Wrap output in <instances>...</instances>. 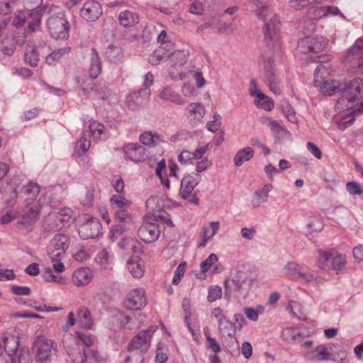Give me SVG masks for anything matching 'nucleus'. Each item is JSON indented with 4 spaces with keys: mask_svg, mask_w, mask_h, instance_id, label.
<instances>
[{
    "mask_svg": "<svg viewBox=\"0 0 363 363\" xmlns=\"http://www.w3.org/2000/svg\"><path fill=\"white\" fill-rule=\"evenodd\" d=\"M50 211L47 215V230L57 231L63 227H69L74 223L76 215L73 210L67 206H60L64 188L61 185L50 186Z\"/></svg>",
    "mask_w": 363,
    "mask_h": 363,
    "instance_id": "f257e3e1",
    "label": "nucleus"
},
{
    "mask_svg": "<svg viewBox=\"0 0 363 363\" xmlns=\"http://www.w3.org/2000/svg\"><path fill=\"white\" fill-rule=\"evenodd\" d=\"M255 279L247 270L236 269L224 281V297L228 301L234 298L238 301L245 300L249 295Z\"/></svg>",
    "mask_w": 363,
    "mask_h": 363,
    "instance_id": "f03ea898",
    "label": "nucleus"
},
{
    "mask_svg": "<svg viewBox=\"0 0 363 363\" xmlns=\"http://www.w3.org/2000/svg\"><path fill=\"white\" fill-rule=\"evenodd\" d=\"M257 17L264 21V41L268 47H280L279 30L280 21L278 16L261 0H253Z\"/></svg>",
    "mask_w": 363,
    "mask_h": 363,
    "instance_id": "7ed1b4c3",
    "label": "nucleus"
},
{
    "mask_svg": "<svg viewBox=\"0 0 363 363\" xmlns=\"http://www.w3.org/2000/svg\"><path fill=\"white\" fill-rule=\"evenodd\" d=\"M342 96L335 104L338 112L353 110L361 112L360 108H355L357 103L363 99V78L357 77L345 83L341 89Z\"/></svg>",
    "mask_w": 363,
    "mask_h": 363,
    "instance_id": "20e7f679",
    "label": "nucleus"
},
{
    "mask_svg": "<svg viewBox=\"0 0 363 363\" xmlns=\"http://www.w3.org/2000/svg\"><path fill=\"white\" fill-rule=\"evenodd\" d=\"M47 27L52 38L56 40H66L69 36L70 24L65 11L59 6L52 5L48 11Z\"/></svg>",
    "mask_w": 363,
    "mask_h": 363,
    "instance_id": "39448f33",
    "label": "nucleus"
},
{
    "mask_svg": "<svg viewBox=\"0 0 363 363\" xmlns=\"http://www.w3.org/2000/svg\"><path fill=\"white\" fill-rule=\"evenodd\" d=\"M70 244L68 235L64 233L56 234L50 241L48 253L50 257L52 269L57 273H62L65 270V265L61 262L65 257Z\"/></svg>",
    "mask_w": 363,
    "mask_h": 363,
    "instance_id": "423d86ee",
    "label": "nucleus"
},
{
    "mask_svg": "<svg viewBox=\"0 0 363 363\" xmlns=\"http://www.w3.org/2000/svg\"><path fill=\"white\" fill-rule=\"evenodd\" d=\"M4 350L7 354L12 357L17 355L18 363H30V352L27 347L18 348L19 340L16 336L3 337Z\"/></svg>",
    "mask_w": 363,
    "mask_h": 363,
    "instance_id": "0eeeda50",
    "label": "nucleus"
},
{
    "mask_svg": "<svg viewBox=\"0 0 363 363\" xmlns=\"http://www.w3.org/2000/svg\"><path fill=\"white\" fill-rule=\"evenodd\" d=\"M326 71L324 65H318L314 72V84L319 89L321 94L326 96H332L341 91L342 86L338 81H323L322 74Z\"/></svg>",
    "mask_w": 363,
    "mask_h": 363,
    "instance_id": "6e6552de",
    "label": "nucleus"
},
{
    "mask_svg": "<svg viewBox=\"0 0 363 363\" xmlns=\"http://www.w3.org/2000/svg\"><path fill=\"white\" fill-rule=\"evenodd\" d=\"M327 43V40L323 37L307 36L298 41L297 49L303 54L319 53L325 50Z\"/></svg>",
    "mask_w": 363,
    "mask_h": 363,
    "instance_id": "1a4fd4ad",
    "label": "nucleus"
},
{
    "mask_svg": "<svg viewBox=\"0 0 363 363\" xmlns=\"http://www.w3.org/2000/svg\"><path fill=\"white\" fill-rule=\"evenodd\" d=\"M79 234L82 239H94L103 235L102 225L96 218L86 215L84 223L79 226Z\"/></svg>",
    "mask_w": 363,
    "mask_h": 363,
    "instance_id": "9d476101",
    "label": "nucleus"
},
{
    "mask_svg": "<svg viewBox=\"0 0 363 363\" xmlns=\"http://www.w3.org/2000/svg\"><path fill=\"white\" fill-rule=\"evenodd\" d=\"M199 181V176L186 174L183 177L180 182L179 195L183 199H188L189 201L197 204L199 199L195 194H193L194 188L197 186Z\"/></svg>",
    "mask_w": 363,
    "mask_h": 363,
    "instance_id": "9b49d317",
    "label": "nucleus"
},
{
    "mask_svg": "<svg viewBox=\"0 0 363 363\" xmlns=\"http://www.w3.org/2000/svg\"><path fill=\"white\" fill-rule=\"evenodd\" d=\"M157 329V326H152L147 330L140 331L132 339L128 350H137L145 354L150 346L152 336Z\"/></svg>",
    "mask_w": 363,
    "mask_h": 363,
    "instance_id": "f8f14e48",
    "label": "nucleus"
},
{
    "mask_svg": "<svg viewBox=\"0 0 363 363\" xmlns=\"http://www.w3.org/2000/svg\"><path fill=\"white\" fill-rule=\"evenodd\" d=\"M147 304L146 293L143 288L138 287L129 291L124 301V306L129 310L140 311Z\"/></svg>",
    "mask_w": 363,
    "mask_h": 363,
    "instance_id": "ddd939ff",
    "label": "nucleus"
},
{
    "mask_svg": "<svg viewBox=\"0 0 363 363\" xmlns=\"http://www.w3.org/2000/svg\"><path fill=\"white\" fill-rule=\"evenodd\" d=\"M114 316L122 328L129 330L140 328L145 320V315L141 313L125 315L121 311H116Z\"/></svg>",
    "mask_w": 363,
    "mask_h": 363,
    "instance_id": "4468645a",
    "label": "nucleus"
},
{
    "mask_svg": "<svg viewBox=\"0 0 363 363\" xmlns=\"http://www.w3.org/2000/svg\"><path fill=\"white\" fill-rule=\"evenodd\" d=\"M68 354L74 363H96L102 359L97 352L91 350H85L79 346L69 350Z\"/></svg>",
    "mask_w": 363,
    "mask_h": 363,
    "instance_id": "2eb2a0df",
    "label": "nucleus"
},
{
    "mask_svg": "<svg viewBox=\"0 0 363 363\" xmlns=\"http://www.w3.org/2000/svg\"><path fill=\"white\" fill-rule=\"evenodd\" d=\"M189 55V52L188 50H176L169 56L172 63L169 69V76L172 79L182 80L184 78V74L182 72H175L174 69L177 66L182 67L186 62Z\"/></svg>",
    "mask_w": 363,
    "mask_h": 363,
    "instance_id": "dca6fc26",
    "label": "nucleus"
},
{
    "mask_svg": "<svg viewBox=\"0 0 363 363\" xmlns=\"http://www.w3.org/2000/svg\"><path fill=\"white\" fill-rule=\"evenodd\" d=\"M101 4L94 0L86 1L80 9V16L87 21H95L102 15Z\"/></svg>",
    "mask_w": 363,
    "mask_h": 363,
    "instance_id": "f3484780",
    "label": "nucleus"
},
{
    "mask_svg": "<svg viewBox=\"0 0 363 363\" xmlns=\"http://www.w3.org/2000/svg\"><path fill=\"white\" fill-rule=\"evenodd\" d=\"M43 0H25V4L27 6L29 13V21L28 26V32H34L39 27L41 16L36 9L40 6Z\"/></svg>",
    "mask_w": 363,
    "mask_h": 363,
    "instance_id": "a211bd4d",
    "label": "nucleus"
},
{
    "mask_svg": "<svg viewBox=\"0 0 363 363\" xmlns=\"http://www.w3.org/2000/svg\"><path fill=\"white\" fill-rule=\"evenodd\" d=\"M206 114L204 106L199 102H192L185 108V116L189 122L194 125L201 123Z\"/></svg>",
    "mask_w": 363,
    "mask_h": 363,
    "instance_id": "6ab92c4d",
    "label": "nucleus"
},
{
    "mask_svg": "<svg viewBox=\"0 0 363 363\" xmlns=\"http://www.w3.org/2000/svg\"><path fill=\"white\" fill-rule=\"evenodd\" d=\"M160 229L158 225L150 223H145L138 229L139 238L146 243H152L156 241L160 235Z\"/></svg>",
    "mask_w": 363,
    "mask_h": 363,
    "instance_id": "aec40b11",
    "label": "nucleus"
},
{
    "mask_svg": "<svg viewBox=\"0 0 363 363\" xmlns=\"http://www.w3.org/2000/svg\"><path fill=\"white\" fill-rule=\"evenodd\" d=\"M123 152L125 158L134 162H140L145 157V149L138 143H129L124 146Z\"/></svg>",
    "mask_w": 363,
    "mask_h": 363,
    "instance_id": "412c9836",
    "label": "nucleus"
},
{
    "mask_svg": "<svg viewBox=\"0 0 363 363\" xmlns=\"http://www.w3.org/2000/svg\"><path fill=\"white\" fill-rule=\"evenodd\" d=\"M158 97L163 101H170L179 106L186 104V101L182 95L175 91L170 86H164L158 94Z\"/></svg>",
    "mask_w": 363,
    "mask_h": 363,
    "instance_id": "4be33fe9",
    "label": "nucleus"
},
{
    "mask_svg": "<svg viewBox=\"0 0 363 363\" xmlns=\"http://www.w3.org/2000/svg\"><path fill=\"white\" fill-rule=\"evenodd\" d=\"M272 189V184H267L262 189L255 191L251 201L252 207L254 208H259L262 203L267 202L269 198V193Z\"/></svg>",
    "mask_w": 363,
    "mask_h": 363,
    "instance_id": "5701e85b",
    "label": "nucleus"
},
{
    "mask_svg": "<svg viewBox=\"0 0 363 363\" xmlns=\"http://www.w3.org/2000/svg\"><path fill=\"white\" fill-rule=\"evenodd\" d=\"M127 267L130 274L135 279H140L145 272L144 262L138 257H132L127 262Z\"/></svg>",
    "mask_w": 363,
    "mask_h": 363,
    "instance_id": "b1692460",
    "label": "nucleus"
},
{
    "mask_svg": "<svg viewBox=\"0 0 363 363\" xmlns=\"http://www.w3.org/2000/svg\"><path fill=\"white\" fill-rule=\"evenodd\" d=\"M220 228V223L218 221H211L208 225L203 226L202 228V240L199 244V247H205L207 242L213 239Z\"/></svg>",
    "mask_w": 363,
    "mask_h": 363,
    "instance_id": "393cba45",
    "label": "nucleus"
},
{
    "mask_svg": "<svg viewBox=\"0 0 363 363\" xmlns=\"http://www.w3.org/2000/svg\"><path fill=\"white\" fill-rule=\"evenodd\" d=\"M33 352L35 354V360L37 363L45 362V336L39 335L33 342Z\"/></svg>",
    "mask_w": 363,
    "mask_h": 363,
    "instance_id": "a878e982",
    "label": "nucleus"
},
{
    "mask_svg": "<svg viewBox=\"0 0 363 363\" xmlns=\"http://www.w3.org/2000/svg\"><path fill=\"white\" fill-rule=\"evenodd\" d=\"M101 72V58L99 55V53L96 52V50L93 48L90 54L89 59V76L92 79H96L100 74Z\"/></svg>",
    "mask_w": 363,
    "mask_h": 363,
    "instance_id": "bb28decb",
    "label": "nucleus"
},
{
    "mask_svg": "<svg viewBox=\"0 0 363 363\" xmlns=\"http://www.w3.org/2000/svg\"><path fill=\"white\" fill-rule=\"evenodd\" d=\"M140 142L150 147L156 146L164 142V136L153 131H145L140 135Z\"/></svg>",
    "mask_w": 363,
    "mask_h": 363,
    "instance_id": "cd10ccee",
    "label": "nucleus"
},
{
    "mask_svg": "<svg viewBox=\"0 0 363 363\" xmlns=\"http://www.w3.org/2000/svg\"><path fill=\"white\" fill-rule=\"evenodd\" d=\"M317 266L322 270L330 269L331 261L334 253V249L318 250Z\"/></svg>",
    "mask_w": 363,
    "mask_h": 363,
    "instance_id": "c85d7f7f",
    "label": "nucleus"
},
{
    "mask_svg": "<svg viewBox=\"0 0 363 363\" xmlns=\"http://www.w3.org/2000/svg\"><path fill=\"white\" fill-rule=\"evenodd\" d=\"M91 279V272L88 268L77 269L72 277V282L77 286H83L88 284Z\"/></svg>",
    "mask_w": 363,
    "mask_h": 363,
    "instance_id": "c756f323",
    "label": "nucleus"
},
{
    "mask_svg": "<svg viewBox=\"0 0 363 363\" xmlns=\"http://www.w3.org/2000/svg\"><path fill=\"white\" fill-rule=\"evenodd\" d=\"M77 324L82 328L91 330L93 326V320L89 310L85 307H80L77 311Z\"/></svg>",
    "mask_w": 363,
    "mask_h": 363,
    "instance_id": "7c9ffc66",
    "label": "nucleus"
},
{
    "mask_svg": "<svg viewBox=\"0 0 363 363\" xmlns=\"http://www.w3.org/2000/svg\"><path fill=\"white\" fill-rule=\"evenodd\" d=\"M113 260V254L109 247L103 248L95 257V262L101 268H107Z\"/></svg>",
    "mask_w": 363,
    "mask_h": 363,
    "instance_id": "2f4dec72",
    "label": "nucleus"
},
{
    "mask_svg": "<svg viewBox=\"0 0 363 363\" xmlns=\"http://www.w3.org/2000/svg\"><path fill=\"white\" fill-rule=\"evenodd\" d=\"M89 133L94 140H106L108 134L104 124L94 121L89 125Z\"/></svg>",
    "mask_w": 363,
    "mask_h": 363,
    "instance_id": "473e14b6",
    "label": "nucleus"
},
{
    "mask_svg": "<svg viewBox=\"0 0 363 363\" xmlns=\"http://www.w3.org/2000/svg\"><path fill=\"white\" fill-rule=\"evenodd\" d=\"M265 82L268 84L270 90L275 94H279L281 90L279 87L280 79L276 71L267 68L265 73Z\"/></svg>",
    "mask_w": 363,
    "mask_h": 363,
    "instance_id": "72a5a7b5",
    "label": "nucleus"
},
{
    "mask_svg": "<svg viewBox=\"0 0 363 363\" xmlns=\"http://www.w3.org/2000/svg\"><path fill=\"white\" fill-rule=\"evenodd\" d=\"M118 20L121 26L128 28L138 23V16L134 12L125 10L120 13Z\"/></svg>",
    "mask_w": 363,
    "mask_h": 363,
    "instance_id": "f704fd0d",
    "label": "nucleus"
},
{
    "mask_svg": "<svg viewBox=\"0 0 363 363\" xmlns=\"http://www.w3.org/2000/svg\"><path fill=\"white\" fill-rule=\"evenodd\" d=\"M254 150L250 147L239 150L234 157L235 165L240 167L245 162L250 161L254 157Z\"/></svg>",
    "mask_w": 363,
    "mask_h": 363,
    "instance_id": "c9c22d12",
    "label": "nucleus"
},
{
    "mask_svg": "<svg viewBox=\"0 0 363 363\" xmlns=\"http://www.w3.org/2000/svg\"><path fill=\"white\" fill-rule=\"evenodd\" d=\"M106 58L113 63L121 62L123 58V52L120 47L109 45L105 51Z\"/></svg>",
    "mask_w": 363,
    "mask_h": 363,
    "instance_id": "e433bc0d",
    "label": "nucleus"
},
{
    "mask_svg": "<svg viewBox=\"0 0 363 363\" xmlns=\"http://www.w3.org/2000/svg\"><path fill=\"white\" fill-rule=\"evenodd\" d=\"M155 174L166 189H170V182L166 173V162L164 159L159 161L155 168Z\"/></svg>",
    "mask_w": 363,
    "mask_h": 363,
    "instance_id": "4c0bfd02",
    "label": "nucleus"
},
{
    "mask_svg": "<svg viewBox=\"0 0 363 363\" xmlns=\"http://www.w3.org/2000/svg\"><path fill=\"white\" fill-rule=\"evenodd\" d=\"M111 208L113 211L128 209L131 206V201L121 195L115 194L110 199Z\"/></svg>",
    "mask_w": 363,
    "mask_h": 363,
    "instance_id": "58836bf2",
    "label": "nucleus"
},
{
    "mask_svg": "<svg viewBox=\"0 0 363 363\" xmlns=\"http://www.w3.org/2000/svg\"><path fill=\"white\" fill-rule=\"evenodd\" d=\"M303 266L295 262H288L283 267L282 272L286 276L294 279H297L300 274Z\"/></svg>",
    "mask_w": 363,
    "mask_h": 363,
    "instance_id": "ea45409f",
    "label": "nucleus"
},
{
    "mask_svg": "<svg viewBox=\"0 0 363 363\" xmlns=\"http://www.w3.org/2000/svg\"><path fill=\"white\" fill-rule=\"evenodd\" d=\"M297 279H301L306 284H311L314 286H316L323 281V279L321 277L315 276L311 272L305 271L303 267Z\"/></svg>",
    "mask_w": 363,
    "mask_h": 363,
    "instance_id": "a19ab883",
    "label": "nucleus"
},
{
    "mask_svg": "<svg viewBox=\"0 0 363 363\" xmlns=\"http://www.w3.org/2000/svg\"><path fill=\"white\" fill-rule=\"evenodd\" d=\"M315 11L318 13L317 16L320 18L326 16H340L341 18L345 19V16L344 14L340 11V9L335 6H323L318 9H316Z\"/></svg>",
    "mask_w": 363,
    "mask_h": 363,
    "instance_id": "79ce46f5",
    "label": "nucleus"
},
{
    "mask_svg": "<svg viewBox=\"0 0 363 363\" xmlns=\"http://www.w3.org/2000/svg\"><path fill=\"white\" fill-rule=\"evenodd\" d=\"M308 357V359L315 361H326L330 359L327 348L323 345L318 346Z\"/></svg>",
    "mask_w": 363,
    "mask_h": 363,
    "instance_id": "37998d69",
    "label": "nucleus"
},
{
    "mask_svg": "<svg viewBox=\"0 0 363 363\" xmlns=\"http://www.w3.org/2000/svg\"><path fill=\"white\" fill-rule=\"evenodd\" d=\"M345 255L338 253L335 250H334L330 269L336 272L341 271L345 267Z\"/></svg>",
    "mask_w": 363,
    "mask_h": 363,
    "instance_id": "c03bdc74",
    "label": "nucleus"
},
{
    "mask_svg": "<svg viewBox=\"0 0 363 363\" xmlns=\"http://www.w3.org/2000/svg\"><path fill=\"white\" fill-rule=\"evenodd\" d=\"M71 52L70 47H65L58 50H54L51 54L47 55V65H54L58 62L60 58L69 54Z\"/></svg>",
    "mask_w": 363,
    "mask_h": 363,
    "instance_id": "a18cd8bd",
    "label": "nucleus"
},
{
    "mask_svg": "<svg viewBox=\"0 0 363 363\" xmlns=\"http://www.w3.org/2000/svg\"><path fill=\"white\" fill-rule=\"evenodd\" d=\"M254 103L257 107L267 111H271L274 106V101L265 94H259Z\"/></svg>",
    "mask_w": 363,
    "mask_h": 363,
    "instance_id": "49530a36",
    "label": "nucleus"
},
{
    "mask_svg": "<svg viewBox=\"0 0 363 363\" xmlns=\"http://www.w3.org/2000/svg\"><path fill=\"white\" fill-rule=\"evenodd\" d=\"M264 311V308L261 305H258L255 308L251 307L245 308L244 313L249 320L252 321H257L258 320L259 315L262 314Z\"/></svg>",
    "mask_w": 363,
    "mask_h": 363,
    "instance_id": "de8ad7c7",
    "label": "nucleus"
},
{
    "mask_svg": "<svg viewBox=\"0 0 363 363\" xmlns=\"http://www.w3.org/2000/svg\"><path fill=\"white\" fill-rule=\"evenodd\" d=\"M306 228L309 233L320 232L323 228V223L319 216H313L311 218Z\"/></svg>",
    "mask_w": 363,
    "mask_h": 363,
    "instance_id": "09e8293b",
    "label": "nucleus"
},
{
    "mask_svg": "<svg viewBox=\"0 0 363 363\" xmlns=\"http://www.w3.org/2000/svg\"><path fill=\"white\" fill-rule=\"evenodd\" d=\"M182 308L184 313V320L188 327V329L194 335V332L191 327L190 319H191V301L189 298H184L182 301Z\"/></svg>",
    "mask_w": 363,
    "mask_h": 363,
    "instance_id": "8fccbe9b",
    "label": "nucleus"
},
{
    "mask_svg": "<svg viewBox=\"0 0 363 363\" xmlns=\"http://www.w3.org/2000/svg\"><path fill=\"white\" fill-rule=\"evenodd\" d=\"M348 57L363 56V38H358L348 50Z\"/></svg>",
    "mask_w": 363,
    "mask_h": 363,
    "instance_id": "3c124183",
    "label": "nucleus"
},
{
    "mask_svg": "<svg viewBox=\"0 0 363 363\" xmlns=\"http://www.w3.org/2000/svg\"><path fill=\"white\" fill-rule=\"evenodd\" d=\"M203 334L206 338V347L215 353L219 352L221 350L220 345L215 338H213L208 329H204Z\"/></svg>",
    "mask_w": 363,
    "mask_h": 363,
    "instance_id": "603ef678",
    "label": "nucleus"
},
{
    "mask_svg": "<svg viewBox=\"0 0 363 363\" xmlns=\"http://www.w3.org/2000/svg\"><path fill=\"white\" fill-rule=\"evenodd\" d=\"M345 189L352 196H360L363 194V186L354 181L347 182Z\"/></svg>",
    "mask_w": 363,
    "mask_h": 363,
    "instance_id": "864d4df0",
    "label": "nucleus"
},
{
    "mask_svg": "<svg viewBox=\"0 0 363 363\" xmlns=\"http://www.w3.org/2000/svg\"><path fill=\"white\" fill-rule=\"evenodd\" d=\"M218 330L223 336H231L233 332V326L231 322L225 318L218 322Z\"/></svg>",
    "mask_w": 363,
    "mask_h": 363,
    "instance_id": "5fc2aeb1",
    "label": "nucleus"
},
{
    "mask_svg": "<svg viewBox=\"0 0 363 363\" xmlns=\"http://www.w3.org/2000/svg\"><path fill=\"white\" fill-rule=\"evenodd\" d=\"M25 61L27 64H29L32 67H35L38 65V55L35 48H30V49H27L25 56Z\"/></svg>",
    "mask_w": 363,
    "mask_h": 363,
    "instance_id": "6e6d98bb",
    "label": "nucleus"
},
{
    "mask_svg": "<svg viewBox=\"0 0 363 363\" xmlns=\"http://www.w3.org/2000/svg\"><path fill=\"white\" fill-rule=\"evenodd\" d=\"M128 353L125 359V363H142L144 360V353L137 350H128Z\"/></svg>",
    "mask_w": 363,
    "mask_h": 363,
    "instance_id": "4d7b16f0",
    "label": "nucleus"
},
{
    "mask_svg": "<svg viewBox=\"0 0 363 363\" xmlns=\"http://www.w3.org/2000/svg\"><path fill=\"white\" fill-rule=\"evenodd\" d=\"M269 129L277 137L284 136L289 133L282 123L277 120H274Z\"/></svg>",
    "mask_w": 363,
    "mask_h": 363,
    "instance_id": "13d9d810",
    "label": "nucleus"
},
{
    "mask_svg": "<svg viewBox=\"0 0 363 363\" xmlns=\"http://www.w3.org/2000/svg\"><path fill=\"white\" fill-rule=\"evenodd\" d=\"M119 247L127 251L136 252L138 242L132 238H125L119 242Z\"/></svg>",
    "mask_w": 363,
    "mask_h": 363,
    "instance_id": "bf43d9fd",
    "label": "nucleus"
},
{
    "mask_svg": "<svg viewBox=\"0 0 363 363\" xmlns=\"http://www.w3.org/2000/svg\"><path fill=\"white\" fill-rule=\"evenodd\" d=\"M218 256L214 253H211L204 261L201 263V271L203 273L206 272L210 269V267L218 261Z\"/></svg>",
    "mask_w": 363,
    "mask_h": 363,
    "instance_id": "052dcab7",
    "label": "nucleus"
},
{
    "mask_svg": "<svg viewBox=\"0 0 363 363\" xmlns=\"http://www.w3.org/2000/svg\"><path fill=\"white\" fill-rule=\"evenodd\" d=\"M222 296V289L218 286H211L208 288V300L209 302H213L219 299Z\"/></svg>",
    "mask_w": 363,
    "mask_h": 363,
    "instance_id": "680f3d73",
    "label": "nucleus"
},
{
    "mask_svg": "<svg viewBox=\"0 0 363 363\" xmlns=\"http://www.w3.org/2000/svg\"><path fill=\"white\" fill-rule=\"evenodd\" d=\"M213 120L208 121L206 124V128L213 133L216 132L221 125V116L218 113H214Z\"/></svg>",
    "mask_w": 363,
    "mask_h": 363,
    "instance_id": "e2e57ef3",
    "label": "nucleus"
},
{
    "mask_svg": "<svg viewBox=\"0 0 363 363\" xmlns=\"http://www.w3.org/2000/svg\"><path fill=\"white\" fill-rule=\"evenodd\" d=\"M195 160V156L194 155L193 152H189L188 150H183L178 156L179 162L184 165L191 164Z\"/></svg>",
    "mask_w": 363,
    "mask_h": 363,
    "instance_id": "0e129e2a",
    "label": "nucleus"
},
{
    "mask_svg": "<svg viewBox=\"0 0 363 363\" xmlns=\"http://www.w3.org/2000/svg\"><path fill=\"white\" fill-rule=\"evenodd\" d=\"M30 12V11H28L26 12L18 11L17 13H16V19L13 22V25L16 27H21L25 24L26 21L28 23Z\"/></svg>",
    "mask_w": 363,
    "mask_h": 363,
    "instance_id": "69168bd1",
    "label": "nucleus"
},
{
    "mask_svg": "<svg viewBox=\"0 0 363 363\" xmlns=\"http://www.w3.org/2000/svg\"><path fill=\"white\" fill-rule=\"evenodd\" d=\"M167 359V355L165 352V345L163 343H158L156 350L155 362L157 363H164Z\"/></svg>",
    "mask_w": 363,
    "mask_h": 363,
    "instance_id": "338daca9",
    "label": "nucleus"
},
{
    "mask_svg": "<svg viewBox=\"0 0 363 363\" xmlns=\"http://www.w3.org/2000/svg\"><path fill=\"white\" fill-rule=\"evenodd\" d=\"M94 191L93 189H89L86 190L84 196L80 199L81 204L84 207H90L92 206L94 202Z\"/></svg>",
    "mask_w": 363,
    "mask_h": 363,
    "instance_id": "774afa93",
    "label": "nucleus"
}]
</instances>
